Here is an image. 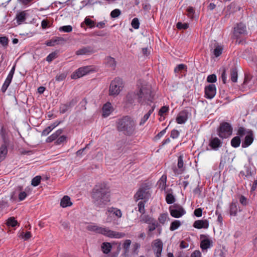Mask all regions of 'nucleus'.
<instances>
[{
  "label": "nucleus",
  "instance_id": "obj_1",
  "mask_svg": "<svg viewBox=\"0 0 257 257\" xmlns=\"http://www.w3.org/2000/svg\"><path fill=\"white\" fill-rule=\"evenodd\" d=\"M137 88L135 94L137 96L138 102L143 104L146 101H153L154 96L152 95L151 87L145 81H138Z\"/></svg>",
  "mask_w": 257,
  "mask_h": 257
},
{
  "label": "nucleus",
  "instance_id": "obj_2",
  "mask_svg": "<svg viewBox=\"0 0 257 257\" xmlns=\"http://www.w3.org/2000/svg\"><path fill=\"white\" fill-rule=\"evenodd\" d=\"M109 190L105 186H96L92 194L93 201L95 205L102 207L109 201Z\"/></svg>",
  "mask_w": 257,
  "mask_h": 257
},
{
  "label": "nucleus",
  "instance_id": "obj_3",
  "mask_svg": "<svg viewBox=\"0 0 257 257\" xmlns=\"http://www.w3.org/2000/svg\"><path fill=\"white\" fill-rule=\"evenodd\" d=\"M86 229L89 231L101 234L109 238H121L124 236L123 233L114 231L105 226H98L94 223L88 224Z\"/></svg>",
  "mask_w": 257,
  "mask_h": 257
},
{
  "label": "nucleus",
  "instance_id": "obj_4",
  "mask_svg": "<svg viewBox=\"0 0 257 257\" xmlns=\"http://www.w3.org/2000/svg\"><path fill=\"white\" fill-rule=\"evenodd\" d=\"M236 135H239L241 137L245 135L241 144V147L242 148L248 147L252 144L254 141L253 131L250 129H246L243 126L238 127L237 130Z\"/></svg>",
  "mask_w": 257,
  "mask_h": 257
},
{
  "label": "nucleus",
  "instance_id": "obj_5",
  "mask_svg": "<svg viewBox=\"0 0 257 257\" xmlns=\"http://www.w3.org/2000/svg\"><path fill=\"white\" fill-rule=\"evenodd\" d=\"M124 87L123 80L120 78H116L113 80L109 86V95L115 96L119 94Z\"/></svg>",
  "mask_w": 257,
  "mask_h": 257
},
{
  "label": "nucleus",
  "instance_id": "obj_6",
  "mask_svg": "<svg viewBox=\"0 0 257 257\" xmlns=\"http://www.w3.org/2000/svg\"><path fill=\"white\" fill-rule=\"evenodd\" d=\"M232 126L229 123L223 122L220 124L217 130V134L221 139H227L232 135Z\"/></svg>",
  "mask_w": 257,
  "mask_h": 257
},
{
  "label": "nucleus",
  "instance_id": "obj_7",
  "mask_svg": "<svg viewBox=\"0 0 257 257\" xmlns=\"http://www.w3.org/2000/svg\"><path fill=\"white\" fill-rule=\"evenodd\" d=\"M151 196V193L149 191V187L146 184H143L139 188L136 193L134 195V199L136 201L139 200L148 201Z\"/></svg>",
  "mask_w": 257,
  "mask_h": 257
},
{
  "label": "nucleus",
  "instance_id": "obj_8",
  "mask_svg": "<svg viewBox=\"0 0 257 257\" xmlns=\"http://www.w3.org/2000/svg\"><path fill=\"white\" fill-rule=\"evenodd\" d=\"M246 26L243 24L240 23L236 26L234 28L233 38L236 40V43L238 44H242L243 40H241L242 35L246 34Z\"/></svg>",
  "mask_w": 257,
  "mask_h": 257
},
{
  "label": "nucleus",
  "instance_id": "obj_9",
  "mask_svg": "<svg viewBox=\"0 0 257 257\" xmlns=\"http://www.w3.org/2000/svg\"><path fill=\"white\" fill-rule=\"evenodd\" d=\"M170 215L174 218H180L186 213L183 207L178 204L170 206L169 208Z\"/></svg>",
  "mask_w": 257,
  "mask_h": 257
},
{
  "label": "nucleus",
  "instance_id": "obj_10",
  "mask_svg": "<svg viewBox=\"0 0 257 257\" xmlns=\"http://www.w3.org/2000/svg\"><path fill=\"white\" fill-rule=\"evenodd\" d=\"M93 68L91 66H86L79 68L76 70L72 75L71 78L76 79L83 77V76L93 71Z\"/></svg>",
  "mask_w": 257,
  "mask_h": 257
},
{
  "label": "nucleus",
  "instance_id": "obj_11",
  "mask_svg": "<svg viewBox=\"0 0 257 257\" xmlns=\"http://www.w3.org/2000/svg\"><path fill=\"white\" fill-rule=\"evenodd\" d=\"M128 124V117L125 116L119 119L117 122V127L119 132H122L124 134L128 133L127 127Z\"/></svg>",
  "mask_w": 257,
  "mask_h": 257
},
{
  "label": "nucleus",
  "instance_id": "obj_12",
  "mask_svg": "<svg viewBox=\"0 0 257 257\" xmlns=\"http://www.w3.org/2000/svg\"><path fill=\"white\" fill-rule=\"evenodd\" d=\"M107 217L105 220L106 223H110L112 221V216L120 218L122 216V213L120 209L116 208H109L106 212Z\"/></svg>",
  "mask_w": 257,
  "mask_h": 257
},
{
  "label": "nucleus",
  "instance_id": "obj_13",
  "mask_svg": "<svg viewBox=\"0 0 257 257\" xmlns=\"http://www.w3.org/2000/svg\"><path fill=\"white\" fill-rule=\"evenodd\" d=\"M163 245V242L160 239H157L154 241L152 249L156 257H161Z\"/></svg>",
  "mask_w": 257,
  "mask_h": 257
},
{
  "label": "nucleus",
  "instance_id": "obj_14",
  "mask_svg": "<svg viewBox=\"0 0 257 257\" xmlns=\"http://www.w3.org/2000/svg\"><path fill=\"white\" fill-rule=\"evenodd\" d=\"M205 97L207 99H212L216 95V87L215 84H210L205 87Z\"/></svg>",
  "mask_w": 257,
  "mask_h": 257
},
{
  "label": "nucleus",
  "instance_id": "obj_15",
  "mask_svg": "<svg viewBox=\"0 0 257 257\" xmlns=\"http://www.w3.org/2000/svg\"><path fill=\"white\" fill-rule=\"evenodd\" d=\"M189 113L186 109L180 111L176 118V121L178 124H182L186 123L188 119Z\"/></svg>",
  "mask_w": 257,
  "mask_h": 257
},
{
  "label": "nucleus",
  "instance_id": "obj_16",
  "mask_svg": "<svg viewBox=\"0 0 257 257\" xmlns=\"http://www.w3.org/2000/svg\"><path fill=\"white\" fill-rule=\"evenodd\" d=\"M222 142L217 137H211L209 141V146L214 151H217L222 146Z\"/></svg>",
  "mask_w": 257,
  "mask_h": 257
},
{
  "label": "nucleus",
  "instance_id": "obj_17",
  "mask_svg": "<svg viewBox=\"0 0 257 257\" xmlns=\"http://www.w3.org/2000/svg\"><path fill=\"white\" fill-rule=\"evenodd\" d=\"M200 247L203 251L212 246V241L205 235L201 236Z\"/></svg>",
  "mask_w": 257,
  "mask_h": 257
},
{
  "label": "nucleus",
  "instance_id": "obj_18",
  "mask_svg": "<svg viewBox=\"0 0 257 257\" xmlns=\"http://www.w3.org/2000/svg\"><path fill=\"white\" fill-rule=\"evenodd\" d=\"M28 16V11L18 12L15 17L18 25L23 24Z\"/></svg>",
  "mask_w": 257,
  "mask_h": 257
},
{
  "label": "nucleus",
  "instance_id": "obj_19",
  "mask_svg": "<svg viewBox=\"0 0 257 257\" xmlns=\"http://www.w3.org/2000/svg\"><path fill=\"white\" fill-rule=\"evenodd\" d=\"M148 226V235L149 236L152 237V232L155 230L156 228H157V230L158 231L159 234H160L161 233L162 229L161 227L158 228L159 226V223L154 219L151 223H150Z\"/></svg>",
  "mask_w": 257,
  "mask_h": 257
},
{
  "label": "nucleus",
  "instance_id": "obj_20",
  "mask_svg": "<svg viewBox=\"0 0 257 257\" xmlns=\"http://www.w3.org/2000/svg\"><path fill=\"white\" fill-rule=\"evenodd\" d=\"M65 42V40L60 37H53L50 40L46 42L45 44L47 46L53 47L56 45H59Z\"/></svg>",
  "mask_w": 257,
  "mask_h": 257
},
{
  "label": "nucleus",
  "instance_id": "obj_21",
  "mask_svg": "<svg viewBox=\"0 0 257 257\" xmlns=\"http://www.w3.org/2000/svg\"><path fill=\"white\" fill-rule=\"evenodd\" d=\"M184 161H183V155H180L178 157V163L177 167L180 170V172H178V169L176 167L173 169V171L175 174H181L184 170L185 168L184 167Z\"/></svg>",
  "mask_w": 257,
  "mask_h": 257
},
{
  "label": "nucleus",
  "instance_id": "obj_22",
  "mask_svg": "<svg viewBox=\"0 0 257 257\" xmlns=\"http://www.w3.org/2000/svg\"><path fill=\"white\" fill-rule=\"evenodd\" d=\"M193 226L197 229H207L209 227V222L207 219L197 220L194 221Z\"/></svg>",
  "mask_w": 257,
  "mask_h": 257
},
{
  "label": "nucleus",
  "instance_id": "obj_23",
  "mask_svg": "<svg viewBox=\"0 0 257 257\" xmlns=\"http://www.w3.org/2000/svg\"><path fill=\"white\" fill-rule=\"evenodd\" d=\"M94 52L93 49L90 46L83 47L76 52L77 55H89Z\"/></svg>",
  "mask_w": 257,
  "mask_h": 257
},
{
  "label": "nucleus",
  "instance_id": "obj_24",
  "mask_svg": "<svg viewBox=\"0 0 257 257\" xmlns=\"http://www.w3.org/2000/svg\"><path fill=\"white\" fill-rule=\"evenodd\" d=\"M113 111L111 104L108 102L104 104L102 107V116L104 117L108 116Z\"/></svg>",
  "mask_w": 257,
  "mask_h": 257
},
{
  "label": "nucleus",
  "instance_id": "obj_25",
  "mask_svg": "<svg viewBox=\"0 0 257 257\" xmlns=\"http://www.w3.org/2000/svg\"><path fill=\"white\" fill-rule=\"evenodd\" d=\"M238 211H240L238 203L236 201H232L229 206V214L231 216H235Z\"/></svg>",
  "mask_w": 257,
  "mask_h": 257
},
{
  "label": "nucleus",
  "instance_id": "obj_26",
  "mask_svg": "<svg viewBox=\"0 0 257 257\" xmlns=\"http://www.w3.org/2000/svg\"><path fill=\"white\" fill-rule=\"evenodd\" d=\"M167 175L163 174L157 182L159 188L162 190H165L166 188Z\"/></svg>",
  "mask_w": 257,
  "mask_h": 257
},
{
  "label": "nucleus",
  "instance_id": "obj_27",
  "mask_svg": "<svg viewBox=\"0 0 257 257\" xmlns=\"http://www.w3.org/2000/svg\"><path fill=\"white\" fill-rule=\"evenodd\" d=\"M104 62L107 67H110L113 70L115 69L116 65V62L114 58L111 57H106Z\"/></svg>",
  "mask_w": 257,
  "mask_h": 257
},
{
  "label": "nucleus",
  "instance_id": "obj_28",
  "mask_svg": "<svg viewBox=\"0 0 257 257\" xmlns=\"http://www.w3.org/2000/svg\"><path fill=\"white\" fill-rule=\"evenodd\" d=\"M112 245L110 242H104L101 245V249L104 254H108L112 249Z\"/></svg>",
  "mask_w": 257,
  "mask_h": 257
},
{
  "label": "nucleus",
  "instance_id": "obj_29",
  "mask_svg": "<svg viewBox=\"0 0 257 257\" xmlns=\"http://www.w3.org/2000/svg\"><path fill=\"white\" fill-rule=\"evenodd\" d=\"M63 130L62 129H59L57 131H56L54 133L52 134L49 137H48L46 139V142L47 143L52 142L53 141L57 139L58 137L60 136V135L62 133Z\"/></svg>",
  "mask_w": 257,
  "mask_h": 257
},
{
  "label": "nucleus",
  "instance_id": "obj_30",
  "mask_svg": "<svg viewBox=\"0 0 257 257\" xmlns=\"http://www.w3.org/2000/svg\"><path fill=\"white\" fill-rule=\"evenodd\" d=\"M72 205L70 198L68 196H64L61 200L60 205L63 208L70 206Z\"/></svg>",
  "mask_w": 257,
  "mask_h": 257
},
{
  "label": "nucleus",
  "instance_id": "obj_31",
  "mask_svg": "<svg viewBox=\"0 0 257 257\" xmlns=\"http://www.w3.org/2000/svg\"><path fill=\"white\" fill-rule=\"evenodd\" d=\"M8 154V147L6 144H3L0 147V162L5 159Z\"/></svg>",
  "mask_w": 257,
  "mask_h": 257
},
{
  "label": "nucleus",
  "instance_id": "obj_32",
  "mask_svg": "<svg viewBox=\"0 0 257 257\" xmlns=\"http://www.w3.org/2000/svg\"><path fill=\"white\" fill-rule=\"evenodd\" d=\"M155 108V105H154L151 109L149 110V111L144 115V116L141 119V121L140 122V125H143L147 120L149 119L151 114L153 113V112L154 111V109Z\"/></svg>",
  "mask_w": 257,
  "mask_h": 257
},
{
  "label": "nucleus",
  "instance_id": "obj_33",
  "mask_svg": "<svg viewBox=\"0 0 257 257\" xmlns=\"http://www.w3.org/2000/svg\"><path fill=\"white\" fill-rule=\"evenodd\" d=\"M241 137L239 135H237V136L233 137L230 141V145L231 147L234 148L239 147L241 143Z\"/></svg>",
  "mask_w": 257,
  "mask_h": 257
},
{
  "label": "nucleus",
  "instance_id": "obj_34",
  "mask_svg": "<svg viewBox=\"0 0 257 257\" xmlns=\"http://www.w3.org/2000/svg\"><path fill=\"white\" fill-rule=\"evenodd\" d=\"M238 74L237 70L235 67L230 69V79L233 82H236L237 81Z\"/></svg>",
  "mask_w": 257,
  "mask_h": 257
},
{
  "label": "nucleus",
  "instance_id": "obj_35",
  "mask_svg": "<svg viewBox=\"0 0 257 257\" xmlns=\"http://www.w3.org/2000/svg\"><path fill=\"white\" fill-rule=\"evenodd\" d=\"M181 225V223L180 220H175L172 221L170 224V230L171 231H174L178 229Z\"/></svg>",
  "mask_w": 257,
  "mask_h": 257
},
{
  "label": "nucleus",
  "instance_id": "obj_36",
  "mask_svg": "<svg viewBox=\"0 0 257 257\" xmlns=\"http://www.w3.org/2000/svg\"><path fill=\"white\" fill-rule=\"evenodd\" d=\"M244 170L245 173H243V174L245 175L246 178L252 176L255 173V171L252 170L251 167L249 166H245Z\"/></svg>",
  "mask_w": 257,
  "mask_h": 257
},
{
  "label": "nucleus",
  "instance_id": "obj_37",
  "mask_svg": "<svg viewBox=\"0 0 257 257\" xmlns=\"http://www.w3.org/2000/svg\"><path fill=\"white\" fill-rule=\"evenodd\" d=\"M141 221L146 223L147 224H149L152 221H153L155 219L150 216L149 215H144L142 214L141 216Z\"/></svg>",
  "mask_w": 257,
  "mask_h": 257
},
{
  "label": "nucleus",
  "instance_id": "obj_38",
  "mask_svg": "<svg viewBox=\"0 0 257 257\" xmlns=\"http://www.w3.org/2000/svg\"><path fill=\"white\" fill-rule=\"evenodd\" d=\"M12 79L13 78L7 76L2 88V90L3 92H5L6 91L10 83H11Z\"/></svg>",
  "mask_w": 257,
  "mask_h": 257
},
{
  "label": "nucleus",
  "instance_id": "obj_39",
  "mask_svg": "<svg viewBox=\"0 0 257 257\" xmlns=\"http://www.w3.org/2000/svg\"><path fill=\"white\" fill-rule=\"evenodd\" d=\"M168 218V215L167 213H162L159 216L158 219L160 223L164 225Z\"/></svg>",
  "mask_w": 257,
  "mask_h": 257
},
{
  "label": "nucleus",
  "instance_id": "obj_40",
  "mask_svg": "<svg viewBox=\"0 0 257 257\" xmlns=\"http://www.w3.org/2000/svg\"><path fill=\"white\" fill-rule=\"evenodd\" d=\"M141 247L139 243L135 242L132 245V254L137 256L139 253V249Z\"/></svg>",
  "mask_w": 257,
  "mask_h": 257
},
{
  "label": "nucleus",
  "instance_id": "obj_41",
  "mask_svg": "<svg viewBox=\"0 0 257 257\" xmlns=\"http://www.w3.org/2000/svg\"><path fill=\"white\" fill-rule=\"evenodd\" d=\"M147 201H141L138 203V211L142 214H144L145 213V205Z\"/></svg>",
  "mask_w": 257,
  "mask_h": 257
},
{
  "label": "nucleus",
  "instance_id": "obj_42",
  "mask_svg": "<svg viewBox=\"0 0 257 257\" xmlns=\"http://www.w3.org/2000/svg\"><path fill=\"white\" fill-rule=\"evenodd\" d=\"M187 66L184 64H180L178 65L174 69V72L175 73H179V72L182 71L183 70H185L187 71Z\"/></svg>",
  "mask_w": 257,
  "mask_h": 257
},
{
  "label": "nucleus",
  "instance_id": "obj_43",
  "mask_svg": "<svg viewBox=\"0 0 257 257\" xmlns=\"http://www.w3.org/2000/svg\"><path fill=\"white\" fill-rule=\"evenodd\" d=\"M166 201L167 204H171L175 201V198L172 194L169 193L166 196Z\"/></svg>",
  "mask_w": 257,
  "mask_h": 257
},
{
  "label": "nucleus",
  "instance_id": "obj_44",
  "mask_svg": "<svg viewBox=\"0 0 257 257\" xmlns=\"http://www.w3.org/2000/svg\"><path fill=\"white\" fill-rule=\"evenodd\" d=\"M7 224L9 226L15 227L18 224V221L14 217H10L8 219Z\"/></svg>",
  "mask_w": 257,
  "mask_h": 257
},
{
  "label": "nucleus",
  "instance_id": "obj_45",
  "mask_svg": "<svg viewBox=\"0 0 257 257\" xmlns=\"http://www.w3.org/2000/svg\"><path fill=\"white\" fill-rule=\"evenodd\" d=\"M72 27L70 25L63 26L60 27L59 28V31L60 32H64L65 33H69L72 31Z\"/></svg>",
  "mask_w": 257,
  "mask_h": 257
},
{
  "label": "nucleus",
  "instance_id": "obj_46",
  "mask_svg": "<svg viewBox=\"0 0 257 257\" xmlns=\"http://www.w3.org/2000/svg\"><path fill=\"white\" fill-rule=\"evenodd\" d=\"M140 21L138 18H135L131 22L132 27L135 29H138L140 27Z\"/></svg>",
  "mask_w": 257,
  "mask_h": 257
},
{
  "label": "nucleus",
  "instance_id": "obj_47",
  "mask_svg": "<svg viewBox=\"0 0 257 257\" xmlns=\"http://www.w3.org/2000/svg\"><path fill=\"white\" fill-rule=\"evenodd\" d=\"M41 177L40 176H37L35 177L32 180L31 184L33 186H37L40 183Z\"/></svg>",
  "mask_w": 257,
  "mask_h": 257
},
{
  "label": "nucleus",
  "instance_id": "obj_48",
  "mask_svg": "<svg viewBox=\"0 0 257 257\" xmlns=\"http://www.w3.org/2000/svg\"><path fill=\"white\" fill-rule=\"evenodd\" d=\"M19 236L25 240H27L31 237L32 234L29 231H27L26 233L22 232L20 233Z\"/></svg>",
  "mask_w": 257,
  "mask_h": 257
},
{
  "label": "nucleus",
  "instance_id": "obj_49",
  "mask_svg": "<svg viewBox=\"0 0 257 257\" xmlns=\"http://www.w3.org/2000/svg\"><path fill=\"white\" fill-rule=\"evenodd\" d=\"M222 52V48L220 46H217L213 51V54L216 57L219 56Z\"/></svg>",
  "mask_w": 257,
  "mask_h": 257
},
{
  "label": "nucleus",
  "instance_id": "obj_50",
  "mask_svg": "<svg viewBox=\"0 0 257 257\" xmlns=\"http://www.w3.org/2000/svg\"><path fill=\"white\" fill-rule=\"evenodd\" d=\"M177 28L179 30H186L189 27V24L178 22L177 24Z\"/></svg>",
  "mask_w": 257,
  "mask_h": 257
},
{
  "label": "nucleus",
  "instance_id": "obj_51",
  "mask_svg": "<svg viewBox=\"0 0 257 257\" xmlns=\"http://www.w3.org/2000/svg\"><path fill=\"white\" fill-rule=\"evenodd\" d=\"M217 81V77L215 74H212L211 75H209L207 77V81L208 83H215Z\"/></svg>",
  "mask_w": 257,
  "mask_h": 257
},
{
  "label": "nucleus",
  "instance_id": "obj_52",
  "mask_svg": "<svg viewBox=\"0 0 257 257\" xmlns=\"http://www.w3.org/2000/svg\"><path fill=\"white\" fill-rule=\"evenodd\" d=\"M85 24L89 27L90 28H94L95 27V23L94 21L90 20L89 18L86 17L84 20Z\"/></svg>",
  "mask_w": 257,
  "mask_h": 257
},
{
  "label": "nucleus",
  "instance_id": "obj_53",
  "mask_svg": "<svg viewBox=\"0 0 257 257\" xmlns=\"http://www.w3.org/2000/svg\"><path fill=\"white\" fill-rule=\"evenodd\" d=\"M186 11H187V15L188 17H189L190 19H193V15H194V14L195 13V11L194 10V8L192 7H189L187 9Z\"/></svg>",
  "mask_w": 257,
  "mask_h": 257
},
{
  "label": "nucleus",
  "instance_id": "obj_54",
  "mask_svg": "<svg viewBox=\"0 0 257 257\" xmlns=\"http://www.w3.org/2000/svg\"><path fill=\"white\" fill-rule=\"evenodd\" d=\"M66 140V137L65 136H61L60 137H58L57 139L56 140V142H55V144L56 145H60L64 142H65Z\"/></svg>",
  "mask_w": 257,
  "mask_h": 257
},
{
  "label": "nucleus",
  "instance_id": "obj_55",
  "mask_svg": "<svg viewBox=\"0 0 257 257\" xmlns=\"http://www.w3.org/2000/svg\"><path fill=\"white\" fill-rule=\"evenodd\" d=\"M169 110V106H162L159 111L158 114L159 115L162 116L165 113L167 112Z\"/></svg>",
  "mask_w": 257,
  "mask_h": 257
},
{
  "label": "nucleus",
  "instance_id": "obj_56",
  "mask_svg": "<svg viewBox=\"0 0 257 257\" xmlns=\"http://www.w3.org/2000/svg\"><path fill=\"white\" fill-rule=\"evenodd\" d=\"M123 248L124 250V256L127 257V250L128 249V240H126L124 242L122 245Z\"/></svg>",
  "mask_w": 257,
  "mask_h": 257
},
{
  "label": "nucleus",
  "instance_id": "obj_57",
  "mask_svg": "<svg viewBox=\"0 0 257 257\" xmlns=\"http://www.w3.org/2000/svg\"><path fill=\"white\" fill-rule=\"evenodd\" d=\"M179 134L180 133L178 130L173 129L171 132L170 137L173 139H177L179 137Z\"/></svg>",
  "mask_w": 257,
  "mask_h": 257
},
{
  "label": "nucleus",
  "instance_id": "obj_58",
  "mask_svg": "<svg viewBox=\"0 0 257 257\" xmlns=\"http://www.w3.org/2000/svg\"><path fill=\"white\" fill-rule=\"evenodd\" d=\"M239 201L240 203L243 206H246L248 203L247 198L243 195H240Z\"/></svg>",
  "mask_w": 257,
  "mask_h": 257
},
{
  "label": "nucleus",
  "instance_id": "obj_59",
  "mask_svg": "<svg viewBox=\"0 0 257 257\" xmlns=\"http://www.w3.org/2000/svg\"><path fill=\"white\" fill-rule=\"evenodd\" d=\"M136 129V124L135 122L132 120H130V134H133Z\"/></svg>",
  "mask_w": 257,
  "mask_h": 257
},
{
  "label": "nucleus",
  "instance_id": "obj_60",
  "mask_svg": "<svg viewBox=\"0 0 257 257\" xmlns=\"http://www.w3.org/2000/svg\"><path fill=\"white\" fill-rule=\"evenodd\" d=\"M168 127H166L165 129L161 131L155 137V139L156 140H159L161 138H162L166 133V131Z\"/></svg>",
  "mask_w": 257,
  "mask_h": 257
},
{
  "label": "nucleus",
  "instance_id": "obj_61",
  "mask_svg": "<svg viewBox=\"0 0 257 257\" xmlns=\"http://www.w3.org/2000/svg\"><path fill=\"white\" fill-rule=\"evenodd\" d=\"M120 14V11L118 9H115L113 10L110 14V16L112 18H116Z\"/></svg>",
  "mask_w": 257,
  "mask_h": 257
},
{
  "label": "nucleus",
  "instance_id": "obj_62",
  "mask_svg": "<svg viewBox=\"0 0 257 257\" xmlns=\"http://www.w3.org/2000/svg\"><path fill=\"white\" fill-rule=\"evenodd\" d=\"M52 130H53L51 127L49 126L43 131L42 132V135L44 136H47Z\"/></svg>",
  "mask_w": 257,
  "mask_h": 257
},
{
  "label": "nucleus",
  "instance_id": "obj_63",
  "mask_svg": "<svg viewBox=\"0 0 257 257\" xmlns=\"http://www.w3.org/2000/svg\"><path fill=\"white\" fill-rule=\"evenodd\" d=\"M194 214L196 217H201L202 215V209L200 208L196 209L194 211Z\"/></svg>",
  "mask_w": 257,
  "mask_h": 257
},
{
  "label": "nucleus",
  "instance_id": "obj_64",
  "mask_svg": "<svg viewBox=\"0 0 257 257\" xmlns=\"http://www.w3.org/2000/svg\"><path fill=\"white\" fill-rule=\"evenodd\" d=\"M190 257H201V253L199 250H195L191 253Z\"/></svg>",
  "mask_w": 257,
  "mask_h": 257
}]
</instances>
